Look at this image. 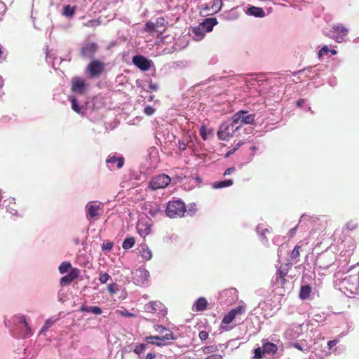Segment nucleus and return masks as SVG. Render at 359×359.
I'll use <instances>...</instances> for the list:
<instances>
[{"instance_id": "f257e3e1", "label": "nucleus", "mask_w": 359, "mask_h": 359, "mask_svg": "<svg viewBox=\"0 0 359 359\" xmlns=\"http://www.w3.org/2000/svg\"><path fill=\"white\" fill-rule=\"evenodd\" d=\"M155 331L161 334V336H148L144 338V340L151 344L156 345L158 346H163L166 345V341L176 340L177 337L174 335L173 332L161 325H155L154 326Z\"/></svg>"}, {"instance_id": "f03ea898", "label": "nucleus", "mask_w": 359, "mask_h": 359, "mask_svg": "<svg viewBox=\"0 0 359 359\" xmlns=\"http://www.w3.org/2000/svg\"><path fill=\"white\" fill-rule=\"evenodd\" d=\"M185 212V204L180 200L169 201L165 210L166 215L170 218L181 217Z\"/></svg>"}, {"instance_id": "7ed1b4c3", "label": "nucleus", "mask_w": 359, "mask_h": 359, "mask_svg": "<svg viewBox=\"0 0 359 359\" xmlns=\"http://www.w3.org/2000/svg\"><path fill=\"white\" fill-rule=\"evenodd\" d=\"M241 128V126H237L236 123H231L224 122L219 126L217 131V137L221 140H228L233 135V133Z\"/></svg>"}, {"instance_id": "20e7f679", "label": "nucleus", "mask_w": 359, "mask_h": 359, "mask_svg": "<svg viewBox=\"0 0 359 359\" xmlns=\"http://www.w3.org/2000/svg\"><path fill=\"white\" fill-rule=\"evenodd\" d=\"M171 182V178L165 175H158L151 179L149 183V188L151 190H158L160 189H165Z\"/></svg>"}, {"instance_id": "39448f33", "label": "nucleus", "mask_w": 359, "mask_h": 359, "mask_svg": "<svg viewBox=\"0 0 359 359\" xmlns=\"http://www.w3.org/2000/svg\"><path fill=\"white\" fill-rule=\"evenodd\" d=\"M232 120L233 123L241 127L243 124L252 123L255 121V114H249L248 111H239L233 116Z\"/></svg>"}, {"instance_id": "423d86ee", "label": "nucleus", "mask_w": 359, "mask_h": 359, "mask_svg": "<svg viewBox=\"0 0 359 359\" xmlns=\"http://www.w3.org/2000/svg\"><path fill=\"white\" fill-rule=\"evenodd\" d=\"M104 69V65L103 62L97 60H92L87 67V72L90 77H96L100 76Z\"/></svg>"}, {"instance_id": "0eeeda50", "label": "nucleus", "mask_w": 359, "mask_h": 359, "mask_svg": "<svg viewBox=\"0 0 359 359\" xmlns=\"http://www.w3.org/2000/svg\"><path fill=\"white\" fill-rule=\"evenodd\" d=\"M102 205L101 203L95 202H90L87 204L86 209V218L88 220L100 215V210H102Z\"/></svg>"}, {"instance_id": "6e6552de", "label": "nucleus", "mask_w": 359, "mask_h": 359, "mask_svg": "<svg viewBox=\"0 0 359 359\" xmlns=\"http://www.w3.org/2000/svg\"><path fill=\"white\" fill-rule=\"evenodd\" d=\"M87 84L85 81L80 77H74L72 80L71 90L74 93L82 95L85 93Z\"/></svg>"}, {"instance_id": "1a4fd4ad", "label": "nucleus", "mask_w": 359, "mask_h": 359, "mask_svg": "<svg viewBox=\"0 0 359 359\" xmlns=\"http://www.w3.org/2000/svg\"><path fill=\"white\" fill-rule=\"evenodd\" d=\"M133 64L142 71H147L150 69L152 62L142 55H135L133 57Z\"/></svg>"}, {"instance_id": "9d476101", "label": "nucleus", "mask_w": 359, "mask_h": 359, "mask_svg": "<svg viewBox=\"0 0 359 359\" xmlns=\"http://www.w3.org/2000/svg\"><path fill=\"white\" fill-rule=\"evenodd\" d=\"M80 275V270L77 268H73L70 272L62 277L60 280L62 287L70 285L75 279L79 278Z\"/></svg>"}, {"instance_id": "9b49d317", "label": "nucleus", "mask_w": 359, "mask_h": 359, "mask_svg": "<svg viewBox=\"0 0 359 359\" xmlns=\"http://www.w3.org/2000/svg\"><path fill=\"white\" fill-rule=\"evenodd\" d=\"M98 46L94 42L86 43L81 50V55L83 57L91 58L97 52Z\"/></svg>"}, {"instance_id": "f8f14e48", "label": "nucleus", "mask_w": 359, "mask_h": 359, "mask_svg": "<svg viewBox=\"0 0 359 359\" xmlns=\"http://www.w3.org/2000/svg\"><path fill=\"white\" fill-rule=\"evenodd\" d=\"M245 309L242 306H239L231 309L222 319V323L225 325L230 324L236 318V315L244 313Z\"/></svg>"}, {"instance_id": "ddd939ff", "label": "nucleus", "mask_w": 359, "mask_h": 359, "mask_svg": "<svg viewBox=\"0 0 359 359\" xmlns=\"http://www.w3.org/2000/svg\"><path fill=\"white\" fill-rule=\"evenodd\" d=\"M106 163L108 168L112 170L114 169H120L124 164V158L121 156L116 157L115 156H109L106 159Z\"/></svg>"}, {"instance_id": "4468645a", "label": "nucleus", "mask_w": 359, "mask_h": 359, "mask_svg": "<svg viewBox=\"0 0 359 359\" xmlns=\"http://www.w3.org/2000/svg\"><path fill=\"white\" fill-rule=\"evenodd\" d=\"M333 36L336 41L341 42L348 34V29L343 25H337L333 27Z\"/></svg>"}, {"instance_id": "2eb2a0df", "label": "nucleus", "mask_w": 359, "mask_h": 359, "mask_svg": "<svg viewBox=\"0 0 359 359\" xmlns=\"http://www.w3.org/2000/svg\"><path fill=\"white\" fill-rule=\"evenodd\" d=\"M217 24V20L215 18H206L205 20L201 24L203 29L205 32H209L212 30V28L215 25Z\"/></svg>"}, {"instance_id": "dca6fc26", "label": "nucleus", "mask_w": 359, "mask_h": 359, "mask_svg": "<svg viewBox=\"0 0 359 359\" xmlns=\"http://www.w3.org/2000/svg\"><path fill=\"white\" fill-rule=\"evenodd\" d=\"M246 13L249 15L257 18H263L265 16V12L262 8L254 6H250L247 10Z\"/></svg>"}, {"instance_id": "f3484780", "label": "nucleus", "mask_w": 359, "mask_h": 359, "mask_svg": "<svg viewBox=\"0 0 359 359\" xmlns=\"http://www.w3.org/2000/svg\"><path fill=\"white\" fill-rule=\"evenodd\" d=\"M263 353L267 354H275L278 351L277 346L271 342H264L262 344Z\"/></svg>"}, {"instance_id": "a211bd4d", "label": "nucleus", "mask_w": 359, "mask_h": 359, "mask_svg": "<svg viewBox=\"0 0 359 359\" xmlns=\"http://www.w3.org/2000/svg\"><path fill=\"white\" fill-rule=\"evenodd\" d=\"M207 306L208 302L204 297H200L194 304V310L196 311H203L207 309Z\"/></svg>"}, {"instance_id": "6ab92c4d", "label": "nucleus", "mask_w": 359, "mask_h": 359, "mask_svg": "<svg viewBox=\"0 0 359 359\" xmlns=\"http://www.w3.org/2000/svg\"><path fill=\"white\" fill-rule=\"evenodd\" d=\"M145 306L147 311L156 313L157 311L161 310L163 306V304L158 301H152L147 304Z\"/></svg>"}, {"instance_id": "aec40b11", "label": "nucleus", "mask_w": 359, "mask_h": 359, "mask_svg": "<svg viewBox=\"0 0 359 359\" xmlns=\"http://www.w3.org/2000/svg\"><path fill=\"white\" fill-rule=\"evenodd\" d=\"M353 278L349 276L345 278V280L348 283L353 282ZM354 280H357V283L355 284L354 283H351V285L349 286V290L351 293L358 294L359 295V278L357 279L354 278Z\"/></svg>"}, {"instance_id": "412c9836", "label": "nucleus", "mask_w": 359, "mask_h": 359, "mask_svg": "<svg viewBox=\"0 0 359 359\" xmlns=\"http://www.w3.org/2000/svg\"><path fill=\"white\" fill-rule=\"evenodd\" d=\"M311 292V287L309 285H306L302 286L299 292V298L301 299H308L309 297Z\"/></svg>"}, {"instance_id": "4be33fe9", "label": "nucleus", "mask_w": 359, "mask_h": 359, "mask_svg": "<svg viewBox=\"0 0 359 359\" xmlns=\"http://www.w3.org/2000/svg\"><path fill=\"white\" fill-rule=\"evenodd\" d=\"M232 180H226L224 181L216 182L213 184L212 187L215 189H221L224 187H230L233 184Z\"/></svg>"}, {"instance_id": "5701e85b", "label": "nucleus", "mask_w": 359, "mask_h": 359, "mask_svg": "<svg viewBox=\"0 0 359 359\" xmlns=\"http://www.w3.org/2000/svg\"><path fill=\"white\" fill-rule=\"evenodd\" d=\"M73 269L72 267V264L69 262H63L58 267V271L61 274H64L67 272L69 270Z\"/></svg>"}, {"instance_id": "b1692460", "label": "nucleus", "mask_w": 359, "mask_h": 359, "mask_svg": "<svg viewBox=\"0 0 359 359\" xmlns=\"http://www.w3.org/2000/svg\"><path fill=\"white\" fill-rule=\"evenodd\" d=\"M135 243V238L133 237H129L123 241L122 248L125 250H128L132 248L134 246Z\"/></svg>"}, {"instance_id": "393cba45", "label": "nucleus", "mask_w": 359, "mask_h": 359, "mask_svg": "<svg viewBox=\"0 0 359 359\" xmlns=\"http://www.w3.org/2000/svg\"><path fill=\"white\" fill-rule=\"evenodd\" d=\"M75 13V7L71 6L70 5H67L63 7L62 14L67 17L72 18Z\"/></svg>"}, {"instance_id": "a878e982", "label": "nucleus", "mask_w": 359, "mask_h": 359, "mask_svg": "<svg viewBox=\"0 0 359 359\" xmlns=\"http://www.w3.org/2000/svg\"><path fill=\"white\" fill-rule=\"evenodd\" d=\"M140 253L141 256L146 260H149L152 257L151 250H149V248L146 246L142 247L141 250H140Z\"/></svg>"}, {"instance_id": "bb28decb", "label": "nucleus", "mask_w": 359, "mask_h": 359, "mask_svg": "<svg viewBox=\"0 0 359 359\" xmlns=\"http://www.w3.org/2000/svg\"><path fill=\"white\" fill-rule=\"evenodd\" d=\"M69 101L72 104V109L76 113L79 114L81 112V108L79 105L78 101L76 97L71 96L69 97Z\"/></svg>"}, {"instance_id": "cd10ccee", "label": "nucleus", "mask_w": 359, "mask_h": 359, "mask_svg": "<svg viewBox=\"0 0 359 359\" xmlns=\"http://www.w3.org/2000/svg\"><path fill=\"white\" fill-rule=\"evenodd\" d=\"M302 248V245H297L293 250L291 252V255H290V258L292 260H296L297 259V258L299 257L300 255V248Z\"/></svg>"}, {"instance_id": "c85d7f7f", "label": "nucleus", "mask_w": 359, "mask_h": 359, "mask_svg": "<svg viewBox=\"0 0 359 359\" xmlns=\"http://www.w3.org/2000/svg\"><path fill=\"white\" fill-rule=\"evenodd\" d=\"M201 350L203 353L205 354H210L215 353L218 349L217 346L212 345L204 346L201 348Z\"/></svg>"}, {"instance_id": "c756f323", "label": "nucleus", "mask_w": 359, "mask_h": 359, "mask_svg": "<svg viewBox=\"0 0 359 359\" xmlns=\"http://www.w3.org/2000/svg\"><path fill=\"white\" fill-rule=\"evenodd\" d=\"M222 7V0H213V3L212 5V9L214 12H218L221 10Z\"/></svg>"}, {"instance_id": "7c9ffc66", "label": "nucleus", "mask_w": 359, "mask_h": 359, "mask_svg": "<svg viewBox=\"0 0 359 359\" xmlns=\"http://www.w3.org/2000/svg\"><path fill=\"white\" fill-rule=\"evenodd\" d=\"M147 344H139L136 345L133 351L137 355H140L146 348Z\"/></svg>"}, {"instance_id": "2f4dec72", "label": "nucleus", "mask_w": 359, "mask_h": 359, "mask_svg": "<svg viewBox=\"0 0 359 359\" xmlns=\"http://www.w3.org/2000/svg\"><path fill=\"white\" fill-rule=\"evenodd\" d=\"M156 24L152 22H147L144 25V30L148 32H153L156 30Z\"/></svg>"}, {"instance_id": "473e14b6", "label": "nucleus", "mask_w": 359, "mask_h": 359, "mask_svg": "<svg viewBox=\"0 0 359 359\" xmlns=\"http://www.w3.org/2000/svg\"><path fill=\"white\" fill-rule=\"evenodd\" d=\"M54 323L55 321L52 320L51 319H48L45 322L44 325L41 329L40 334L44 333L50 326H52L54 324Z\"/></svg>"}, {"instance_id": "72a5a7b5", "label": "nucleus", "mask_w": 359, "mask_h": 359, "mask_svg": "<svg viewBox=\"0 0 359 359\" xmlns=\"http://www.w3.org/2000/svg\"><path fill=\"white\" fill-rule=\"evenodd\" d=\"M110 278V276L107 273H100L99 280L101 283H106Z\"/></svg>"}, {"instance_id": "f704fd0d", "label": "nucleus", "mask_w": 359, "mask_h": 359, "mask_svg": "<svg viewBox=\"0 0 359 359\" xmlns=\"http://www.w3.org/2000/svg\"><path fill=\"white\" fill-rule=\"evenodd\" d=\"M263 348L262 349L260 347L256 348L254 351V358L255 359H261L263 358Z\"/></svg>"}, {"instance_id": "c9c22d12", "label": "nucleus", "mask_w": 359, "mask_h": 359, "mask_svg": "<svg viewBox=\"0 0 359 359\" xmlns=\"http://www.w3.org/2000/svg\"><path fill=\"white\" fill-rule=\"evenodd\" d=\"M358 227V223L355 220H351L347 222L346 228L350 231H353Z\"/></svg>"}, {"instance_id": "e433bc0d", "label": "nucleus", "mask_w": 359, "mask_h": 359, "mask_svg": "<svg viewBox=\"0 0 359 359\" xmlns=\"http://www.w3.org/2000/svg\"><path fill=\"white\" fill-rule=\"evenodd\" d=\"M155 24L156 27H165L168 24V22L164 18L161 17L156 19V22Z\"/></svg>"}, {"instance_id": "4c0bfd02", "label": "nucleus", "mask_w": 359, "mask_h": 359, "mask_svg": "<svg viewBox=\"0 0 359 359\" xmlns=\"http://www.w3.org/2000/svg\"><path fill=\"white\" fill-rule=\"evenodd\" d=\"M243 144V142H240L236 144V145L235 146V147L229 151L228 152H226L224 155V157L225 158H228L229 157L231 154H233L241 145Z\"/></svg>"}, {"instance_id": "58836bf2", "label": "nucleus", "mask_w": 359, "mask_h": 359, "mask_svg": "<svg viewBox=\"0 0 359 359\" xmlns=\"http://www.w3.org/2000/svg\"><path fill=\"white\" fill-rule=\"evenodd\" d=\"M102 311L99 306H90V313H92L95 315H100Z\"/></svg>"}, {"instance_id": "ea45409f", "label": "nucleus", "mask_w": 359, "mask_h": 359, "mask_svg": "<svg viewBox=\"0 0 359 359\" xmlns=\"http://www.w3.org/2000/svg\"><path fill=\"white\" fill-rule=\"evenodd\" d=\"M31 334V329L28 327L27 322L24 320V337H29Z\"/></svg>"}, {"instance_id": "a19ab883", "label": "nucleus", "mask_w": 359, "mask_h": 359, "mask_svg": "<svg viewBox=\"0 0 359 359\" xmlns=\"http://www.w3.org/2000/svg\"><path fill=\"white\" fill-rule=\"evenodd\" d=\"M100 25V22L98 20H90L85 24V26L93 27V26H99Z\"/></svg>"}, {"instance_id": "79ce46f5", "label": "nucleus", "mask_w": 359, "mask_h": 359, "mask_svg": "<svg viewBox=\"0 0 359 359\" xmlns=\"http://www.w3.org/2000/svg\"><path fill=\"white\" fill-rule=\"evenodd\" d=\"M330 51L327 46H324L318 52V57H321Z\"/></svg>"}, {"instance_id": "37998d69", "label": "nucleus", "mask_w": 359, "mask_h": 359, "mask_svg": "<svg viewBox=\"0 0 359 359\" xmlns=\"http://www.w3.org/2000/svg\"><path fill=\"white\" fill-rule=\"evenodd\" d=\"M144 112L147 116H151V115H152L155 112V109L152 107H151V106H147L144 109Z\"/></svg>"}, {"instance_id": "c03bdc74", "label": "nucleus", "mask_w": 359, "mask_h": 359, "mask_svg": "<svg viewBox=\"0 0 359 359\" xmlns=\"http://www.w3.org/2000/svg\"><path fill=\"white\" fill-rule=\"evenodd\" d=\"M113 248V243L110 241H106L102 245V249L107 250H111Z\"/></svg>"}, {"instance_id": "a18cd8bd", "label": "nucleus", "mask_w": 359, "mask_h": 359, "mask_svg": "<svg viewBox=\"0 0 359 359\" xmlns=\"http://www.w3.org/2000/svg\"><path fill=\"white\" fill-rule=\"evenodd\" d=\"M107 290L111 294H115L117 290V289H116V284H109L107 286Z\"/></svg>"}, {"instance_id": "49530a36", "label": "nucleus", "mask_w": 359, "mask_h": 359, "mask_svg": "<svg viewBox=\"0 0 359 359\" xmlns=\"http://www.w3.org/2000/svg\"><path fill=\"white\" fill-rule=\"evenodd\" d=\"M200 135L204 140H205L207 139V133H206L205 126H201V128L200 129Z\"/></svg>"}, {"instance_id": "de8ad7c7", "label": "nucleus", "mask_w": 359, "mask_h": 359, "mask_svg": "<svg viewBox=\"0 0 359 359\" xmlns=\"http://www.w3.org/2000/svg\"><path fill=\"white\" fill-rule=\"evenodd\" d=\"M208 336H209L208 332H206V331H204V330L201 331V332H199V334H198V337H199V338H200L201 340H205V339H208Z\"/></svg>"}, {"instance_id": "09e8293b", "label": "nucleus", "mask_w": 359, "mask_h": 359, "mask_svg": "<svg viewBox=\"0 0 359 359\" xmlns=\"http://www.w3.org/2000/svg\"><path fill=\"white\" fill-rule=\"evenodd\" d=\"M205 359H223V356L221 354H212Z\"/></svg>"}, {"instance_id": "8fccbe9b", "label": "nucleus", "mask_w": 359, "mask_h": 359, "mask_svg": "<svg viewBox=\"0 0 359 359\" xmlns=\"http://www.w3.org/2000/svg\"><path fill=\"white\" fill-rule=\"evenodd\" d=\"M338 343V340H330L327 342V346L329 349H331Z\"/></svg>"}, {"instance_id": "3c124183", "label": "nucleus", "mask_w": 359, "mask_h": 359, "mask_svg": "<svg viewBox=\"0 0 359 359\" xmlns=\"http://www.w3.org/2000/svg\"><path fill=\"white\" fill-rule=\"evenodd\" d=\"M277 274L278 276V278H280V280H281V283L283 284L284 282H285V278L284 277H285V274L282 271H280V270H279L278 271Z\"/></svg>"}, {"instance_id": "603ef678", "label": "nucleus", "mask_w": 359, "mask_h": 359, "mask_svg": "<svg viewBox=\"0 0 359 359\" xmlns=\"http://www.w3.org/2000/svg\"><path fill=\"white\" fill-rule=\"evenodd\" d=\"M179 149L181 151H184L187 149V144L184 142H179Z\"/></svg>"}, {"instance_id": "864d4df0", "label": "nucleus", "mask_w": 359, "mask_h": 359, "mask_svg": "<svg viewBox=\"0 0 359 359\" xmlns=\"http://www.w3.org/2000/svg\"><path fill=\"white\" fill-rule=\"evenodd\" d=\"M234 170H235V168L234 167L229 168H227L225 170L224 175H229L233 173L234 172Z\"/></svg>"}, {"instance_id": "5fc2aeb1", "label": "nucleus", "mask_w": 359, "mask_h": 359, "mask_svg": "<svg viewBox=\"0 0 359 359\" xmlns=\"http://www.w3.org/2000/svg\"><path fill=\"white\" fill-rule=\"evenodd\" d=\"M80 311L82 312H90V306L83 304L81 306Z\"/></svg>"}, {"instance_id": "6e6d98bb", "label": "nucleus", "mask_w": 359, "mask_h": 359, "mask_svg": "<svg viewBox=\"0 0 359 359\" xmlns=\"http://www.w3.org/2000/svg\"><path fill=\"white\" fill-rule=\"evenodd\" d=\"M156 357V355L153 353H149L147 354L145 358L144 359H155Z\"/></svg>"}, {"instance_id": "4d7b16f0", "label": "nucleus", "mask_w": 359, "mask_h": 359, "mask_svg": "<svg viewBox=\"0 0 359 359\" xmlns=\"http://www.w3.org/2000/svg\"><path fill=\"white\" fill-rule=\"evenodd\" d=\"M297 227L295 226L292 229H291L290 231H289V236L290 237H292L297 232Z\"/></svg>"}, {"instance_id": "13d9d810", "label": "nucleus", "mask_w": 359, "mask_h": 359, "mask_svg": "<svg viewBox=\"0 0 359 359\" xmlns=\"http://www.w3.org/2000/svg\"><path fill=\"white\" fill-rule=\"evenodd\" d=\"M149 87L151 90H154V91H156L158 88V86L153 83H150Z\"/></svg>"}, {"instance_id": "bf43d9fd", "label": "nucleus", "mask_w": 359, "mask_h": 359, "mask_svg": "<svg viewBox=\"0 0 359 359\" xmlns=\"http://www.w3.org/2000/svg\"><path fill=\"white\" fill-rule=\"evenodd\" d=\"M305 100L304 99H299L297 102V106L298 107H302L304 103Z\"/></svg>"}, {"instance_id": "052dcab7", "label": "nucleus", "mask_w": 359, "mask_h": 359, "mask_svg": "<svg viewBox=\"0 0 359 359\" xmlns=\"http://www.w3.org/2000/svg\"><path fill=\"white\" fill-rule=\"evenodd\" d=\"M292 346H293L294 348H297L298 350H299V351H303V348H302V347L301 346V345H300L299 344L294 343V344H292Z\"/></svg>"}, {"instance_id": "680f3d73", "label": "nucleus", "mask_w": 359, "mask_h": 359, "mask_svg": "<svg viewBox=\"0 0 359 359\" xmlns=\"http://www.w3.org/2000/svg\"><path fill=\"white\" fill-rule=\"evenodd\" d=\"M123 316H128V317L134 316L133 314H132V313H130L129 312H126V313L123 314Z\"/></svg>"}, {"instance_id": "e2e57ef3", "label": "nucleus", "mask_w": 359, "mask_h": 359, "mask_svg": "<svg viewBox=\"0 0 359 359\" xmlns=\"http://www.w3.org/2000/svg\"><path fill=\"white\" fill-rule=\"evenodd\" d=\"M3 55H4V52L2 50V47L0 45V58H1L3 57Z\"/></svg>"}, {"instance_id": "0e129e2a", "label": "nucleus", "mask_w": 359, "mask_h": 359, "mask_svg": "<svg viewBox=\"0 0 359 359\" xmlns=\"http://www.w3.org/2000/svg\"><path fill=\"white\" fill-rule=\"evenodd\" d=\"M330 52H331V53L332 55H336L337 54V51L335 50H331Z\"/></svg>"}, {"instance_id": "69168bd1", "label": "nucleus", "mask_w": 359, "mask_h": 359, "mask_svg": "<svg viewBox=\"0 0 359 359\" xmlns=\"http://www.w3.org/2000/svg\"><path fill=\"white\" fill-rule=\"evenodd\" d=\"M198 29H199V28H195V29H194V32H195V33H197V30H198Z\"/></svg>"}, {"instance_id": "338daca9", "label": "nucleus", "mask_w": 359, "mask_h": 359, "mask_svg": "<svg viewBox=\"0 0 359 359\" xmlns=\"http://www.w3.org/2000/svg\"><path fill=\"white\" fill-rule=\"evenodd\" d=\"M22 318H21V317H20V318H19V323H21V322H22Z\"/></svg>"}, {"instance_id": "774afa93", "label": "nucleus", "mask_w": 359, "mask_h": 359, "mask_svg": "<svg viewBox=\"0 0 359 359\" xmlns=\"http://www.w3.org/2000/svg\"><path fill=\"white\" fill-rule=\"evenodd\" d=\"M154 341H160L157 340V339H154Z\"/></svg>"}]
</instances>
